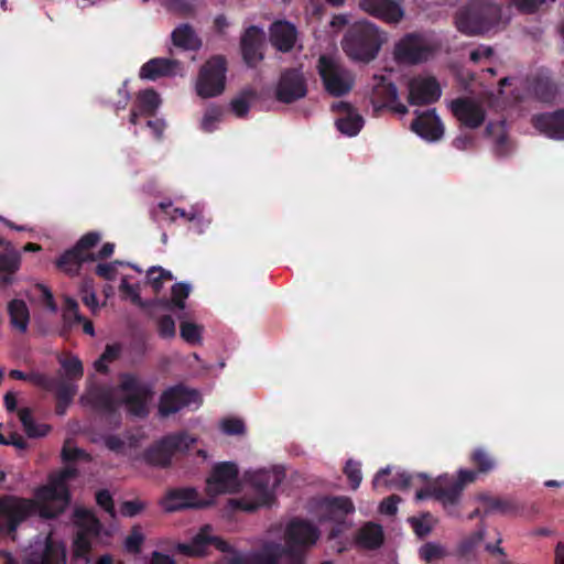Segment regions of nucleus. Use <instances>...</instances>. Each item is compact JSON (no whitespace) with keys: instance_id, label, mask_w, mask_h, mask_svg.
Segmentation results:
<instances>
[{"instance_id":"1","label":"nucleus","mask_w":564,"mask_h":564,"mask_svg":"<svg viewBox=\"0 0 564 564\" xmlns=\"http://www.w3.org/2000/svg\"><path fill=\"white\" fill-rule=\"evenodd\" d=\"M319 530L311 522L293 518L272 525L261 540L259 550L237 554L241 564H305V551L316 544Z\"/></svg>"},{"instance_id":"2","label":"nucleus","mask_w":564,"mask_h":564,"mask_svg":"<svg viewBox=\"0 0 564 564\" xmlns=\"http://www.w3.org/2000/svg\"><path fill=\"white\" fill-rule=\"evenodd\" d=\"M74 475L72 467L52 475L47 485L35 490L34 499L7 497L0 500V533L13 532L21 521L32 514L53 518L61 513L69 502L67 481Z\"/></svg>"},{"instance_id":"3","label":"nucleus","mask_w":564,"mask_h":564,"mask_svg":"<svg viewBox=\"0 0 564 564\" xmlns=\"http://www.w3.org/2000/svg\"><path fill=\"white\" fill-rule=\"evenodd\" d=\"M151 400L152 391L150 387L130 375L122 376L118 388L98 399L96 398L95 389H89L82 397L84 403H91L100 408L112 409L124 404L127 410L135 416H145L148 414Z\"/></svg>"},{"instance_id":"4","label":"nucleus","mask_w":564,"mask_h":564,"mask_svg":"<svg viewBox=\"0 0 564 564\" xmlns=\"http://www.w3.org/2000/svg\"><path fill=\"white\" fill-rule=\"evenodd\" d=\"M510 15L502 8L489 1H474L460 8L455 14L457 30L469 36L494 34L503 30Z\"/></svg>"},{"instance_id":"5","label":"nucleus","mask_w":564,"mask_h":564,"mask_svg":"<svg viewBox=\"0 0 564 564\" xmlns=\"http://www.w3.org/2000/svg\"><path fill=\"white\" fill-rule=\"evenodd\" d=\"M283 479V470L276 467L249 470L245 474V480L250 486V495L241 499H230L229 506L248 512L269 507L273 503L275 490Z\"/></svg>"},{"instance_id":"6","label":"nucleus","mask_w":564,"mask_h":564,"mask_svg":"<svg viewBox=\"0 0 564 564\" xmlns=\"http://www.w3.org/2000/svg\"><path fill=\"white\" fill-rule=\"evenodd\" d=\"M386 40V33L381 32L377 25L361 21L356 23L345 36L343 48L350 58L369 62L376 57Z\"/></svg>"},{"instance_id":"7","label":"nucleus","mask_w":564,"mask_h":564,"mask_svg":"<svg viewBox=\"0 0 564 564\" xmlns=\"http://www.w3.org/2000/svg\"><path fill=\"white\" fill-rule=\"evenodd\" d=\"M226 61L221 56L209 58L199 69L195 82V91L200 98L221 95L226 87Z\"/></svg>"},{"instance_id":"8","label":"nucleus","mask_w":564,"mask_h":564,"mask_svg":"<svg viewBox=\"0 0 564 564\" xmlns=\"http://www.w3.org/2000/svg\"><path fill=\"white\" fill-rule=\"evenodd\" d=\"M195 443L196 438L186 432L170 434L151 446L144 459L152 466L166 467L175 454L187 451Z\"/></svg>"},{"instance_id":"9","label":"nucleus","mask_w":564,"mask_h":564,"mask_svg":"<svg viewBox=\"0 0 564 564\" xmlns=\"http://www.w3.org/2000/svg\"><path fill=\"white\" fill-rule=\"evenodd\" d=\"M317 68L325 90L329 95L338 97L351 90L354 76L336 57L330 55L321 56Z\"/></svg>"},{"instance_id":"10","label":"nucleus","mask_w":564,"mask_h":564,"mask_svg":"<svg viewBox=\"0 0 564 564\" xmlns=\"http://www.w3.org/2000/svg\"><path fill=\"white\" fill-rule=\"evenodd\" d=\"M477 473L473 470H459L458 478L455 484L448 488L444 489L443 482L446 479V476L440 477L435 482L430 484L425 489H420L416 491V499L422 500L430 496H435L445 508L453 507L457 503L460 492L467 484H471L476 480Z\"/></svg>"},{"instance_id":"11","label":"nucleus","mask_w":564,"mask_h":564,"mask_svg":"<svg viewBox=\"0 0 564 564\" xmlns=\"http://www.w3.org/2000/svg\"><path fill=\"white\" fill-rule=\"evenodd\" d=\"M355 510L352 501L347 497L323 500L317 506L318 523H329V538H336L346 527L345 517Z\"/></svg>"},{"instance_id":"12","label":"nucleus","mask_w":564,"mask_h":564,"mask_svg":"<svg viewBox=\"0 0 564 564\" xmlns=\"http://www.w3.org/2000/svg\"><path fill=\"white\" fill-rule=\"evenodd\" d=\"M240 487L241 481L238 477L236 464L224 462L213 467L210 475L206 479L205 490L207 498L214 500L216 496L238 491Z\"/></svg>"},{"instance_id":"13","label":"nucleus","mask_w":564,"mask_h":564,"mask_svg":"<svg viewBox=\"0 0 564 564\" xmlns=\"http://www.w3.org/2000/svg\"><path fill=\"white\" fill-rule=\"evenodd\" d=\"M25 564H66L65 546L52 535L36 539L24 553Z\"/></svg>"},{"instance_id":"14","label":"nucleus","mask_w":564,"mask_h":564,"mask_svg":"<svg viewBox=\"0 0 564 564\" xmlns=\"http://www.w3.org/2000/svg\"><path fill=\"white\" fill-rule=\"evenodd\" d=\"M210 545L221 552H230L231 546L214 534L212 525L206 524L187 543H177L175 551L188 557L204 556Z\"/></svg>"},{"instance_id":"15","label":"nucleus","mask_w":564,"mask_h":564,"mask_svg":"<svg viewBox=\"0 0 564 564\" xmlns=\"http://www.w3.org/2000/svg\"><path fill=\"white\" fill-rule=\"evenodd\" d=\"M166 512H174L182 509H204L213 505V499L203 497L192 487L172 489L165 494L160 501Z\"/></svg>"},{"instance_id":"16","label":"nucleus","mask_w":564,"mask_h":564,"mask_svg":"<svg viewBox=\"0 0 564 564\" xmlns=\"http://www.w3.org/2000/svg\"><path fill=\"white\" fill-rule=\"evenodd\" d=\"M434 51L432 43L422 35L408 34L394 47V56L402 63H420L427 59Z\"/></svg>"},{"instance_id":"17","label":"nucleus","mask_w":564,"mask_h":564,"mask_svg":"<svg viewBox=\"0 0 564 564\" xmlns=\"http://www.w3.org/2000/svg\"><path fill=\"white\" fill-rule=\"evenodd\" d=\"M75 522L78 525V532L74 541V555L83 557L88 563L87 553L91 546V538L98 534L100 524L95 516L85 509L75 511Z\"/></svg>"},{"instance_id":"18","label":"nucleus","mask_w":564,"mask_h":564,"mask_svg":"<svg viewBox=\"0 0 564 564\" xmlns=\"http://www.w3.org/2000/svg\"><path fill=\"white\" fill-rule=\"evenodd\" d=\"M202 400L197 391L182 386L166 390L160 401L159 413L161 416L173 414L183 408H198Z\"/></svg>"},{"instance_id":"19","label":"nucleus","mask_w":564,"mask_h":564,"mask_svg":"<svg viewBox=\"0 0 564 564\" xmlns=\"http://www.w3.org/2000/svg\"><path fill=\"white\" fill-rule=\"evenodd\" d=\"M372 87L371 101L375 107L382 108L389 107L394 112L405 115L408 108L400 102L397 87L386 77H375Z\"/></svg>"},{"instance_id":"20","label":"nucleus","mask_w":564,"mask_h":564,"mask_svg":"<svg viewBox=\"0 0 564 564\" xmlns=\"http://www.w3.org/2000/svg\"><path fill=\"white\" fill-rule=\"evenodd\" d=\"M361 9L389 24H398L405 17L403 4L399 0H362Z\"/></svg>"},{"instance_id":"21","label":"nucleus","mask_w":564,"mask_h":564,"mask_svg":"<svg viewBox=\"0 0 564 564\" xmlns=\"http://www.w3.org/2000/svg\"><path fill=\"white\" fill-rule=\"evenodd\" d=\"M442 95L441 87L435 78L419 76L409 83V102L411 105L432 104Z\"/></svg>"},{"instance_id":"22","label":"nucleus","mask_w":564,"mask_h":564,"mask_svg":"<svg viewBox=\"0 0 564 564\" xmlns=\"http://www.w3.org/2000/svg\"><path fill=\"white\" fill-rule=\"evenodd\" d=\"M416 118L411 124V129L420 138L435 142L444 135V126L434 109L424 112L416 111Z\"/></svg>"},{"instance_id":"23","label":"nucleus","mask_w":564,"mask_h":564,"mask_svg":"<svg viewBox=\"0 0 564 564\" xmlns=\"http://www.w3.org/2000/svg\"><path fill=\"white\" fill-rule=\"evenodd\" d=\"M426 477L427 476L425 474L411 476L400 470L392 474L391 468L386 467L375 476L372 486L376 490L404 489L410 487L415 480L425 479Z\"/></svg>"},{"instance_id":"24","label":"nucleus","mask_w":564,"mask_h":564,"mask_svg":"<svg viewBox=\"0 0 564 564\" xmlns=\"http://www.w3.org/2000/svg\"><path fill=\"white\" fill-rule=\"evenodd\" d=\"M451 108L457 120L468 128H477L485 120V110L475 99H457L452 102Z\"/></svg>"},{"instance_id":"25","label":"nucleus","mask_w":564,"mask_h":564,"mask_svg":"<svg viewBox=\"0 0 564 564\" xmlns=\"http://www.w3.org/2000/svg\"><path fill=\"white\" fill-rule=\"evenodd\" d=\"M306 85L302 74L297 70H289L282 74L278 86L276 97L283 102H292L304 97Z\"/></svg>"},{"instance_id":"26","label":"nucleus","mask_w":564,"mask_h":564,"mask_svg":"<svg viewBox=\"0 0 564 564\" xmlns=\"http://www.w3.org/2000/svg\"><path fill=\"white\" fill-rule=\"evenodd\" d=\"M265 34L263 29L250 26L242 36L241 50L245 62L256 66L263 58V44Z\"/></svg>"},{"instance_id":"27","label":"nucleus","mask_w":564,"mask_h":564,"mask_svg":"<svg viewBox=\"0 0 564 564\" xmlns=\"http://www.w3.org/2000/svg\"><path fill=\"white\" fill-rule=\"evenodd\" d=\"M332 109L339 113L336 119V127L340 133L347 137H355L359 133L364 126V119L347 102H335Z\"/></svg>"},{"instance_id":"28","label":"nucleus","mask_w":564,"mask_h":564,"mask_svg":"<svg viewBox=\"0 0 564 564\" xmlns=\"http://www.w3.org/2000/svg\"><path fill=\"white\" fill-rule=\"evenodd\" d=\"M181 73L182 66L178 62L169 58H153L141 67L140 77L155 80L163 76H174Z\"/></svg>"},{"instance_id":"29","label":"nucleus","mask_w":564,"mask_h":564,"mask_svg":"<svg viewBox=\"0 0 564 564\" xmlns=\"http://www.w3.org/2000/svg\"><path fill=\"white\" fill-rule=\"evenodd\" d=\"M533 123L544 135L555 140H564V109L536 116Z\"/></svg>"},{"instance_id":"30","label":"nucleus","mask_w":564,"mask_h":564,"mask_svg":"<svg viewBox=\"0 0 564 564\" xmlns=\"http://www.w3.org/2000/svg\"><path fill=\"white\" fill-rule=\"evenodd\" d=\"M270 40L279 51L288 52L296 42V30L289 22H275L270 29Z\"/></svg>"},{"instance_id":"31","label":"nucleus","mask_w":564,"mask_h":564,"mask_svg":"<svg viewBox=\"0 0 564 564\" xmlns=\"http://www.w3.org/2000/svg\"><path fill=\"white\" fill-rule=\"evenodd\" d=\"M160 106L161 98L158 93L152 89L140 91L137 97V107L130 117V122L137 124L140 116H152Z\"/></svg>"},{"instance_id":"32","label":"nucleus","mask_w":564,"mask_h":564,"mask_svg":"<svg viewBox=\"0 0 564 564\" xmlns=\"http://www.w3.org/2000/svg\"><path fill=\"white\" fill-rule=\"evenodd\" d=\"M173 44L186 51H196L202 46V41L188 24H181L172 32Z\"/></svg>"},{"instance_id":"33","label":"nucleus","mask_w":564,"mask_h":564,"mask_svg":"<svg viewBox=\"0 0 564 564\" xmlns=\"http://www.w3.org/2000/svg\"><path fill=\"white\" fill-rule=\"evenodd\" d=\"M21 253L10 250L7 253H0V282L11 284L14 281L13 275L20 269Z\"/></svg>"},{"instance_id":"34","label":"nucleus","mask_w":564,"mask_h":564,"mask_svg":"<svg viewBox=\"0 0 564 564\" xmlns=\"http://www.w3.org/2000/svg\"><path fill=\"white\" fill-rule=\"evenodd\" d=\"M357 543L366 549L378 547L383 541V531L381 525L368 522L360 528L357 534Z\"/></svg>"},{"instance_id":"35","label":"nucleus","mask_w":564,"mask_h":564,"mask_svg":"<svg viewBox=\"0 0 564 564\" xmlns=\"http://www.w3.org/2000/svg\"><path fill=\"white\" fill-rule=\"evenodd\" d=\"M86 261H93V258L73 248L61 256L56 265L65 273L75 274L78 272L80 264Z\"/></svg>"},{"instance_id":"36","label":"nucleus","mask_w":564,"mask_h":564,"mask_svg":"<svg viewBox=\"0 0 564 564\" xmlns=\"http://www.w3.org/2000/svg\"><path fill=\"white\" fill-rule=\"evenodd\" d=\"M166 213L171 216L172 219H176L177 217H180L185 218L188 221L193 223L194 228L198 232H203L205 227H207L209 224V220L205 219L203 215V209L199 206H193L189 212H186L182 208H174L171 213Z\"/></svg>"},{"instance_id":"37","label":"nucleus","mask_w":564,"mask_h":564,"mask_svg":"<svg viewBox=\"0 0 564 564\" xmlns=\"http://www.w3.org/2000/svg\"><path fill=\"white\" fill-rule=\"evenodd\" d=\"M12 325L20 332H25L29 324V310L21 300H13L8 306Z\"/></svg>"},{"instance_id":"38","label":"nucleus","mask_w":564,"mask_h":564,"mask_svg":"<svg viewBox=\"0 0 564 564\" xmlns=\"http://www.w3.org/2000/svg\"><path fill=\"white\" fill-rule=\"evenodd\" d=\"M19 419L23 425L25 433L30 437H39L44 436L48 432L47 425H36L32 419L31 412L29 409L23 408L18 412Z\"/></svg>"},{"instance_id":"39","label":"nucleus","mask_w":564,"mask_h":564,"mask_svg":"<svg viewBox=\"0 0 564 564\" xmlns=\"http://www.w3.org/2000/svg\"><path fill=\"white\" fill-rule=\"evenodd\" d=\"M50 387L51 388L47 390L54 389L59 403H63L64 405H67L77 392V387L68 379H61L55 383L50 381Z\"/></svg>"},{"instance_id":"40","label":"nucleus","mask_w":564,"mask_h":564,"mask_svg":"<svg viewBox=\"0 0 564 564\" xmlns=\"http://www.w3.org/2000/svg\"><path fill=\"white\" fill-rule=\"evenodd\" d=\"M31 301L40 302L52 312L56 311L51 291L43 284H35L29 294Z\"/></svg>"},{"instance_id":"41","label":"nucleus","mask_w":564,"mask_h":564,"mask_svg":"<svg viewBox=\"0 0 564 564\" xmlns=\"http://www.w3.org/2000/svg\"><path fill=\"white\" fill-rule=\"evenodd\" d=\"M253 98L254 93L252 90H246L238 97L232 99L230 102V109L235 113V116L239 118L245 117L250 109V105Z\"/></svg>"},{"instance_id":"42","label":"nucleus","mask_w":564,"mask_h":564,"mask_svg":"<svg viewBox=\"0 0 564 564\" xmlns=\"http://www.w3.org/2000/svg\"><path fill=\"white\" fill-rule=\"evenodd\" d=\"M202 326L195 323L188 321L181 323V337L191 345H198L202 343Z\"/></svg>"},{"instance_id":"43","label":"nucleus","mask_w":564,"mask_h":564,"mask_svg":"<svg viewBox=\"0 0 564 564\" xmlns=\"http://www.w3.org/2000/svg\"><path fill=\"white\" fill-rule=\"evenodd\" d=\"M172 280V273L160 267H153L148 271V282L154 292H159L164 282Z\"/></svg>"},{"instance_id":"44","label":"nucleus","mask_w":564,"mask_h":564,"mask_svg":"<svg viewBox=\"0 0 564 564\" xmlns=\"http://www.w3.org/2000/svg\"><path fill=\"white\" fill-rule=\"evenodd\" d=\"M121 352V346L119 344H110L106 346L104 354L98 360L95 361V368L98 371L107 370L110 362L116 360Z\"/></svg>"},{"instance_id":"45","label":"nucleus","mask_w":564,"mask_h":564,"mask_svg":"<svg viewBox=\"0 0 564 564\" xmlns=\"http://www.w3.org/2000/svg\"><path fill=\"white\" fill-rule=\"evenodd\" d=\"M223 115L224 113L220 108L209 107L202 118V129L206 132L214 131L217 128L218 123L221 121Z\"/></svg>"},{"instance_id":"46","label":"nucleus","mask_w":564,"mask_h":564,"mask_svg":"<svg viewBox=\"0 0 564 564\" xmlns=\"http://www.w3.org/2000/svg\"><path fill=\"white\" fill-rule=\"evenodd\" d=\"M446 554L445 547L437 543H427L420 549V555L426 562L441 560Z\"/></svg>"},{"instance_id":"47","label":"nucleus","mask_w":564,"mask_h":564,"mask_svg":"<svg viewBox=\"0 0 564 564\" xmlns=\"http://www.w3.org/2000/svg\"><path fill=\"white\" fill-rule=\"evenodd\" d=\"M191 293V285L186 283H176L173 285L172 289V299H171V305L173 307L183 310L185 307V299Z\"/></svg>"},{"instance_id":"48","label":"nucleus","mask_w":564,"mask_h":564,"mask_svg":"<svg viewBox=\"0 0 564 564\" xmlns=\"http://www.w3.org/2000/svg\"><path fill=\"white\" fill-rule=\"evenodd\" d=\"M144 541V535L139 527H134L131 533L124 539L123 546L129 553L137 554L140 552L141 545Z\"/></svg>"},{"instance_id":"49","label":"nucleus","mask_w":564,"mask_h":564,"mask_svg":"<svg viewBox=\"0 0 564 564\" xmlns=\"http://www.w3.org/2000/svg\"><path fill=\"white\" fill-rule=\"evenodd\" d=\"M62 368L68 380L79 379L83 376V365L77 357H69L62 361Z\"/></svg>"},{"instance_id":"50","label":"nucleus","mask_w":564,"mask_h":564,"mask_svg":"<svg viewBox=\"0 0 564 564\" xmlns=\"http://www.w3.org/2000/svg\"><path fill=\"white\" fill-rule=\"evenodd\" d=\"M9 375H10V377H12L17 380L29 381V382H31L35 386L42 387L44 389L51 388L50 380L39 373H24L20 370H11Z\"/></svg>"},{"instance_id":"51","label":"nucleus","mask_w":564,"mask_h":564,"mask_svg":"<svg viewBox=\"0 0 564 564\" xmlns=\"http://www.w3.org/2000/svg\"><path fill=\"white\" fill-rule=\"evenodd\" d=\"M220 429L226 435H241L246 430L243 421L237 417L224 419Z\"/></svg>"},{"instance_id":"52","label":"nucleus","mask_w":564,"mask_h":564,"mask_svg":"<svg viewBox=\"0 0 564 564\" xmlns=\"http://www.w3.org/2000/svg\"><path fill=\"white\" fill-rule=\"evenodd\" d=\"M99 240L100 235L98 232H89L83 236L74 248L80 253L88 254L93 260H95L96 258L89 252V250L96 246Z\"/></svg>"},{"instance_id":"53","label":"nucleus","mask_w":564,"mask_h":564,"mask_svg":"<svg viewBox=\"0 0 564 564\" xmlns=\"http://www.w3.org/2000/svg\"><path fill=\"white\" fill-rule=\"evenodd\" d=\"M470 59L474 63H492L496 59L492 47L487 45H479L470 52Z\"/></svg>"},{"instance_id":"54","label":"nucleus","mask_w":564,"mask_h":564,"mask_svg":"<svg viewBox=\"0 0 564 564\" xmlns=\"http://www.w3.org/2000/svg\"><path fill=\"white\" fill-rule=\"evenodd\" d=\"M122 267V262L101 263L97 265L96 272L106 280H115L118 275L122 276L119 272V269Z\"/></svg>"},{"instance_id":"55","label":"nucleus","mask_w":564,"mask_h":564,"mask_svg":"<svg viewBox=\"0 0 564 564\" xmlns=\"http://www.w3.org/2000/svg\"><path fill=\"white\" fill-rule=\"evenodd\" d=\"M473 460L478 465L480 471H489L494 469L495 462L482 448H477L473 453Z\"/></svg>"},{"instance_id":"56","label":"nucleus","mask_w":564,"mask_h":564,"mask_svg":"<svg viewBox=\"0 0 564 564\" xmlns=\"http://www.w3.org/2000/svg\"><path fill=\"white\" fill-rule=\"evenodd\" d=\"M120 290L126 299L130 300L132 303L137 305H143L141 297L139 295L138 286L130 284L124 275H122L121 279Z\"/></svg>"},{"instance_id":"57","label":"nucleus","mask_w":564,"mask_h":564,"mask_svg":"<svg viewBox=\"0 0 564 564\" xmlns=\"http://www.w3.org/2000/svg\"><path fill=\"white\" fill-rule=\"evenodd\" d=\"M345 473L350 480L351 488L357 489L362 480L360 466L358 463L348 462L345 467Z\"/></svg>"},{"instance_id":"58","label":"nucleus","mask_w":564,"mask_h":564,"mask_svg":"<svg viewBox=\"0 0 564 564\" xmlns=\"http://www.w3.org/2000/svg\"><path fill=\"white\" fill-rule=\"evenodd\" d=\"M510 6L516 7L519 11L531 13L535 11L546 0H506Z\"/></svg>"},{"instance_id":"59","label":"nucleus","mask_w":564,"mask_h":564,"mask_svg":"<svg viewBox=\"0 0 564 564\" xmlns=\"http://www.w3.org/2000/svg\"><path fill=\"white\" fill-rule=\"evenodd\" d=\"M64 318L67 323L82 322L83 317L78 313V304L73 299L65 300Z\"/></svg>"},{"instance_id":"60","label":"nucleus","mask_w":564,"mask_h":564,"mask_svg":"<svg viewBox=\"0 0 564 564\" xmlns=\"http://www.w3.org/2000/svg\"><path fill=\"white\" fill-rule=\"evenodd\" d=\"M144 503L138 499L124 501L120 506V513L124 517H134L144 509Z\"/></svg>"},{"instance_id":"61","label":"nucleus","mask_w":564,"mask_h":564,"mask_svg":"<svg viewBox=\"0 0 564 564\" xmlns=\"http://www.w3.org/2000/svg\"><path fill=\"white\" fill-rule=\"evenodd\" d=\"M488 133L495 139L498 147L503 145L506 142V129L505 123H489L487 127Z\"/></svg>"},{"instance_id":"62","label":"nucleus","mask_w":564,"mask_h":564,"mask_svg":"<svg viewBox=\"0 0 564 564\" xmlns=\"http://www.w3.org/2000/svg\"><path fill=\"white\" fill-rule=\"evenodd\" d=\"M159 333L164 338H172L175 336V323L172 317L164 316L160 319Z\"/></svg>"},{"instance_id":"63","label":"nucleus","mask_w":564,"mask_h":564,"mask_svg":"<svg viewBox=\"0 0 564 564\" xmlns=\"http://www.w3.org/2000/svg\"><path fill=\"white\" fill-rule=\"evenodd\" d=\"M97 503L110 516H115L112 497L107 490L99 491L96 496Z\"/></svg>"},{"instance_id":"64","label":"nucleus","mask_w":564,"mask_h":564,"mask_svg":"<svg viewBox=\"0 0 564 564\" xmlns=\"http://www.w3.org/2000/svg\"><path fill=\"white\" fill-rule=\"evenodd\" d=\"M400 502V499L397 496H391L387 499H384L380 503V512L384 514H394L398 510V503Z\"/></svg>"}]
</instances>
